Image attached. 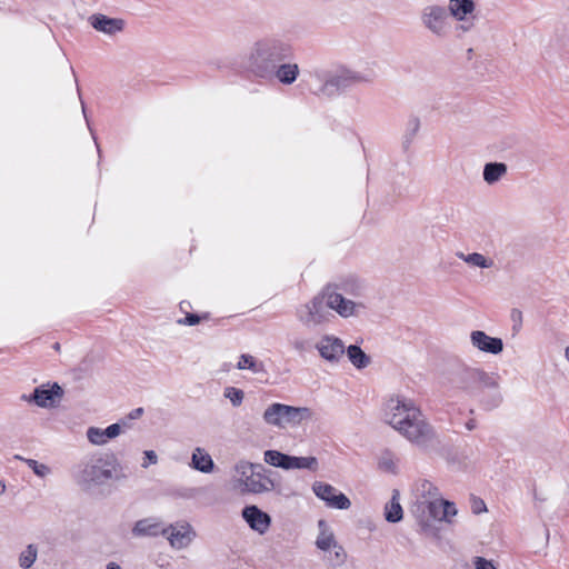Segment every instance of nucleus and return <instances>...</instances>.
I'll return each mask as SVG.
<instances>
[{
	"instance_id": "nucleus-1",
	"label": "nucleus",
	"mask_w": 569,
	"mask_h": 569,
	"mask_svg": "<svg viewBox=\"0 0 569 569\" xmlns=\"http://www.w3.org/2000/svg\"><path fill=\"white\" fill-rule=\"evenodd\" d=\"M383 419L410 442L427 448L435 439L433 428L412 400L391 397L383 409Z\"/></svg>"
},
{
	"instance_id": "nucleus-2",
	"label": "nucleus",
	"mask_w": 569,
	"mask_h": 569,
	"mask_svg": "<svg viewBox=\"0 0 569 569\" xmlns=\"http://www.w3.org/2000/svg\"><path fill=\"white\" fill-rule=\"evenodd\" d=\"M292 56L293 48L289 42L276 37H264L250 46L242 64L253 78L268 80L277 63L290 60Z\"/></svg>"
},
{
	"instance_id": "nucleus-3",
	"label": "nucleus",
	"mask_w": 569,
	"mask_h": 569,
	"mask_svg": "<svg viewBox=\"0 0 569 569\" xmlns=\"http://www.w3.org/2000/svg\"><path fill=\"white\" fill-rule=\"evenodd\" d=\"M118 459L112 453L93 452L73 466V481L84 491H91L117 479Z\"/></svg>"
},
{
	"instance_id": "nucleus-4",
	"label": "nucleus",
	"mask_w": 569,
	"mask_h": 569,
	"mask_svg": "<svg viewBox=\"0 0 569 569\" xmlns=\"http://www.w3.org/2000/svg\"><path fill=\"white\" fill-rule=\"evenodd\" d=\"M412 512L425 531L433 527V521L450 522L457 515L453 502L440 497L438 489L427 480L420 482L416 488V502Z\"/></svg>"
},
{
	"instance_id": "nucleus-5",
	"label": "nucleus",
	"mask_w": 569,
	"mask_h": 569,
	"mask_svg": "<svg viewBox=\"0 0 569 569\" xmlns=\"http://www.w3.org/2000/svg\"><path fill=\"white\" fill-rule=\"evenodd\" d=\"M310 77L318 83L312 91L313 94L327 99L336 98L353 87L371 81L369 76L346 66H338L335 69L318 67L310 71Z\"/></svg>"
},
{
	"instance_id": "nucleus-6",
	"label": "nucleus",
	"mask_w": 569,
	"mask_h": 569,
	"mask_svg": "<svg viewBox=\"0 0 569 569\" xmlns=\"http://www.w3.org/2000/svg\"><path fill=\"white\" fill-rule=\"evenodd\" d=\"M232 479L242 493L261 495L274 490L277 486L261 463L246 460L236 463Z\"/></svg>"
},
{
	"instance_id": "nucleus-7",
	"label": "nucleus",
	"mask_w": 569,
	"mask_h": 569,
	"mask_svg": "<svg viewBox=\"0 0 569 569\" xmlns=\"http://www.w3.org/2000/svg\"><path fill=\"white\" fill-rule=\"evenodd\" d=\"M310 417L311 411L307 407H293L279 402L268 406L262 415L263 421L267 425L279 429L287 428L288 426H298Z\"/></svg>"
},
{
	"instance_id": "nucleus-8",
	"label": "nucleus",
	"mask_w": 569,
	"mask_h": 569,
	"mask_svg": "<svg viewBox=\"0 0 569 569\" xmlns=\"http://www.w3.org/2000/svg\"><path fill=\"white\" fill-rule=\"evenodd\" d=\"M453 382L468 396L478 398L485 386H495V376L480 368L461 367L456 371Z\"/></svg>"
},
{
	"instance_id": "nucleus-9",
	"label": "nucleus",
	"mask_w": 569,
	"mask_h": 569,
	"mask_svg": "<svg viewBox=\"0 0 569 569\" xmlns=\"http://www.w3.org/2000/svg\"><path fill=\"white\" fill-rule=\"evenodd\" d=\"M325 290L296 309V317L307 328H315L330 321Z\"/></svg>"
},
{
	"instance_id": "nucleus-10",
	"label": "nucleus",
	"mask_w": 569,
	"mask_h": 569,
	"mask_svg": "<svg viewBox=\"0 0 569 569\" xmlns=\"http://www.w3.org/2000/svg\"><path fill=\"white\" fill-rule=\"evenodd\" d=\"M422 26L439 39L449 36L451 23L450 14L446 7L440 4L426 6L420 14Z\"/></svg>"
},
{
	"instance_id": "nucleus-11",
	"label": "nucleus",
	"mask_w": 569,
	"mask_h": 569,
	"mask_svg": "<svg viewBox=\"0 0 569 569\" xmlns=\"http://www.w3.org/2000/svg\"><path fill=\"white\" fill-rule=\"evenodd\" d=\"M325 297L328 308L335 310L342 318L358 316L360 310L365 309L362 302H356L343 296L342 292L331 291V288H325Z\"/></svg>"
},
{
	"instance_id": "nucleus-12",
	"label": "nucleus",
	"mask_w": 569,
	"mask_h": 569,
	"mask_svg": "<svg viewBox=\"0 0 569 569\" xmlns=\"http://www.w3.org/2000/svg\"><path fill=\"white\" fill-rule=\"evenodd\" d=\"M161 535L167 537L170 546L178 550L187 548L196 538V531L187 521L169 525L161 530Z\"/></svg>"
},
{
	"instance_id": "nucleus-13",
	"label": "nucleus",
	"mask_w": 569,
	"mask_h": 569,
	"mask_svg": "<svg viewBox=\"0 0 569 569\" xmlns=\"http://www.w3.org/2000/svg\"><path fill=\"white\" fill-rule=\"evenodd\" d=\"M63 389L54 382L49 388L44 385L37 387L32 393L22 395L21 399L36 403L40 408H51L62 398Z\"/></svg>"
},
{
	"instance_id": "nucleus-14",
	"label": "nucleus",
	"mask_w": 569,
	"mask_h": 569,
	"mask_svg": "<svg viewBox=\"0 0 569 569\" xmlns=\"http://www.w3.org/2000/svg\"><path fill=\"white\" fill-rule=\"evenodd\" d=\"M312 490L315 495L323 500L330 508L346 510L351 506L348 497L329 483L316 481L312 486Z\"/></svg>"
},
{
	"instance_id": "nucleus-15",
	"label": "nucleus",
	"mask_w": 569,
	"mask_h": 569,
	"mask_svg": "<svg viewBox=\"0 0 569 569\" xmlns=\"http://www.w3.org/2000/svg\"><path fill=\"white\" fill-rule=\"evenodd\" d=\"M241 516L249 528L259 535H264L271 526V517L256 505L246 506Z\"/></svg>"
},
{
	"instance_id": "nucleus-16",
	"label": "nucleus",
	"mask_w": 569,
	"mask_h": 569,
	"mask_svg": "<svg viewBox=\"0 0 569 569\" xmlns=\"http://www.w3.org/2000/svg\"><path fill=\"white\" fill-rule=\"evenodd\" d=\"M316 349L325 360L330 362L339 361L346 352L342 340L331 335L323 336L316 343Z\"/></svg>"
},
{
	"instance_id": "nucleus-17",
	"label": "nucleus",
	"mask_w": 569,
	"mask_h": 569,
	"mask_svg": "<svg viewBox=\"0 0 569 569\" xmlns=\"http://www.w3.org/2000/svg\"><path fill=\"white\" fill-rule=\"evenodd\" d=\"M299 74L298 63L286 60L277 63L267 81L277 80L282 86H291L297 81Z\"/></svg>"
},
{
	"instance_id": "nucleus-18",
	"label": "nucleus",
	"mask_w": 569,
	"mask_h": 569,
	"mask_svg": "<svg viewBox=\"0 0 569 569\" xmlns=\"http://www.w3.org/2000/svg\"><path fill=\"white\" fill-rule=\"evenodd\" d=\"M470 341L472 347L482 352L499 355L503 350L502 339L490 337L481 330L472 331L470 333Z\"/></svg>"
},
{
	"instance_id": "nucleus-19",
	"label": "nucleus",
	"mask_w": 569,
	"mask_h": 569,
	"mask_svg": "<svg viewBox=\"0 0 569 569\" xmlns=\"http://www.w3.org/2000/svg\"><path fill=\"white\" fill-rule=\"evenodd\" d=\"M89 22L93 29L108 36H114L122 32L126 26L123 19L110 18L102 13L92 14Z\"/></svg>"
},
{
	"instance_id": "nucleus-20",
	"label": "nucleus",
	"mask_w": 569,
	"mask_h": 569,
	"mask_svg": "<svg viewBox=\"0 0 569 569\" xmlns=\"http://www.w3.org/2000/svg\"><path fill=\"white\" fill-rule=\"evenodd\" d=\"M121 433V425L112 423L106 429L99 427H89L86 431L88 441L93 446H104L110 439Z\"/></svg>"
},
{
	"instance_id": "nucleus-21",
	"label": "nucleus",
	"mask_w": 569,
	"mask_h": 569,
	"mask_svg": "<svg viewBox=\"0 0 569 569\" xmlns=\"http://www.w3.org/2000/svg\"><path fill=\"white\" fill-rule=\"evenodd\" d=\"M326 288H331V291L342 292L343 296L360 297L363 293V284L356 278L341 279Z\"/></svg>"
},
{
	"instance_id": "nucleus-22",
	"label": "nucleus",
	"mask_w": 569,
	"mask_h": 569,
	"mask_svg": "<svg viewBox=\"0 0 569 569\" xmlns=\"http://www.w3.org/2000/svg\"><path fill=\"white\" fill-rule=\"evenodd\" d=\"M476 9L473 0H449L448 12L450 17L456 20H465L467 17L472 16Z\"/></svg>"
},
{
	"instance_id": "nucleus-23",
	"label": "nucleus",
	"mask_w": 569,
	"mask_h": 569,
	"mask_svg": "<svg viewBox=\"0 0 569 569\" xmlns=\"http://www.w3.org/2000/svg\"><path fill=\"white\" fill-rule=\"evenodd\" d=\"M480 402L486 410H492L500 406L502 402V396L498 388V381L495 377V386H485V389L480 392Z\"/></svg>"
},
{
	"instance_id": "nucleus-24",
	"label": "nucleus",
	"mask_w": 569,
	"mask_h": 569,
	"mask_svg": "<svg viewBox=\"0 0 569 569\" xmlns=\"http://www.w3.org/2000/svg\"><path fill=\"white\" fill-rule=\"evenodd\" d=\"M191 466L196 470L209 473L214 468V462L209 453L201 448H196L191 457Z\"/></svg>"
},
{
	"instance_id": "nucleus-25",
	"label": "nucleus",
	"mask_w": 569,
	"mask_h": 569,
	"mask_svg": "<svg viewBox=\"0 0 569 569\" xmlns=\"http://www.w3.org/2000/svg\"><path fill=\"white\" fill-rule=\"evenodd\" d=\"M507 164L503 162H488L483 167L482 177L488 184L498 182L507 173Z\"/></svg>"
},
{
	"instance_id": "nucleus-26",
	"label": "nucleus",
	"mask_w": 569,
	"mask_h": 569,
	"mask_svg": "<svg viewBox=\"0 0 569 569\" xmlns=\"http://www.w3.org/2000/svg\"><path fill=\"white\" fill-rule=\"evenodd\" d=\"M319 535L316 540V546L321 551L330 549L333 545L338 543L333 532L329 529L325 520L318 521Z\"/></svg>"
},
{
	"instance_id": "nucleus-27",
	"label": "nucleus",
	"mask_w": 569,
	"mask_h": 569,
	"mask_svg": "<svg viewBox=\"0 0 569 569\" xmlns=\"http://www.w3.org/2000/svg\"><path fill=\"white\" fill-rule=\"evenodd\" d=\"M403 517V510L399 502V491L393 490L391 500L385 507V518L388 522H399Z\"/></svg>"
},
{
	"instance_id": "nucleus-28",
	"label": "nucleus",
	"mask_w": 569,
	"mask_h": 569,
	"mask_svg": "<svg viewBox=\"0 0 569 569\" xmlns=\"http://www.w3.org/2000/svg\"><path fill=\"white\" fill-rule=\"evenodd\" d=\"M161 528L158 522L151 519H141L137 521L132 528V533L136 537L150 536L154 537L161 535Z\"/></svg>"
},
{
	"instance_id": "nucleus-29",
	"label": "nucleus",
	"mask_w": 569,
	"mask_h": 569,
	"mask_svg": "<svg viewBox=\"0 0 569 569\" xmlns=\"http://www.w3.org/2000/svg\"><path fill=\"white\" fill-rule=\"evenodd\" d=\"M263 460L266 463L272 467L291 470V456L282 453L278 450L264 451Z\"/></svg>"
},
{
	"instance_id": "nucleus-30",
	"label": "nucleus",
	"mask_w": 569,
	"mask_h": 569,
	"mask_svg": "<svg viewBox=\"0 0 569 569\" xmlns=\"http://www.w3.org/2000/svg\"><path fill=\"white\" fill-rule=\"evenodd\" d=\"M236 367L238 370H250L256 375L267 373L264 363L248 353H243L239 357Z\"/></svg>"
},
{
	"instance_id": "nucleus-31",
	"label": "nucleus",
	"mask_w": 569,
	"mask_h": 569,
	"mask_svg": "<svg viewBox=\"0 0 569 569\" xmlns=\"http://www.w3.org/2000/svg\"><path fill=\"white\" fill-rule=\"evenodd\" d=\"M456 256L471 267L488 269L493 266L492 259H489L479 252L463 253V252L459 251L456 253Z\"/></svg>"
},
{
	"instance_id": "nucleus-32",
	"label": "nucleus",
	"mask_w": 569,
	"mask_h": 569,
	"mask_svg": "<svg viewBox=\"0 0 569 569\" xmlns=\"http://www.w3.org/2000/svg\"><path fill=\"white\" fill-rule=\"evenodd\" d=\"M38 558V546L29 543L18 555V565L21 569H31Z\"/></svg>"
},
{
	"instance_id": "nucleus-33",
	"label": "nucleus",
	"mask_w": 569,
	"mask_h": 569,
	"mask_svg": "<svg viewBox=\"0 0 569 569\" xmlns=\"http://www.w3.org/2000/svg\"><path fill=\"white\" fill-rule=\"evenodd\" d=\"M347 356L351 363L358 369L366 368L370 363V358L356 345L348 347Z\"/></svg>"
},
{
	"instance_id": "nucleus-34",
	"label": "nucleus",
	"mask_w": 569,
	"mask_h": 569,
	"mask_svg": "<svg viewBox=\"0 0 569 569\" xmlns=\"http://www.w3.org/2000/svg\"><path fill=\"white\" fill-rule=\"evenodd\" d=\"M323 552L328 563L333 567L343 565L347 559V553L339 543L333 545L330 549L323 550Z\"/></svg>"
},
{
	"instance_id": "nucleus-35",
	"label": "nucleus",
	"mask_w": 569,
	"mask_h": 569,
	"mask_svg": "<svg viewBox=\"0 0 569 569\" xmlns=\"http://www.w3.org/2000/svg\"><path fill=\"white\" fill-rule=\"evenodd\" d=\"M14 459L23 461L39 478L43 479L51 473V468L49 466L34 459L23 458L20 455H16Z\"/></svg>"
},
{
	"instance_id": "nucleus-36",
	"label": "nucleus",
	"mask_w": 569,
	"mask_h": 569,
	"mask_svg": "<svg viewBox=\"0 0 569 569\" xmlns=\"http://www.w3.org/2000/svg\"><path fill=\"white\" fill-rule=\"evenodd\" d=\"M318 460L316 457H296L291 456V470L292 469H308L316 471L318 469Z\"/></svg>"
},
{
	"instance_id": "nucleus-37",
	"label": "nucleus",
	"mask_w": 569,
	"mask_h": 569,
	"mask_svg": "<svg viewBox=\"0 0 569 569\" xmlns=\"http://www.w3.org/2000/svg\"><path fill=\"white\" fill-rule=\"evenodd\" d=\"M223 396L230 400L233 407H239L244 399L243 390L236 387H226L223 390Z\"/></svg>"
},
{
	"instance_id": "nucleus-38",
	"label": "nucleus",
	"mask_w": 569,
	"mask_h": 569,
	"mask_svg": "<svg viewBox=\"0 0 569 569\" xmlns=\"http://www.w3.org/2000/svg\"><path fill=\"white\" fill-rule=\"evenodd\" d=\"M419 129H420L419 118H417V117L410 118L408 121V124H407V131H406L405 141H403V144L406 148L412 142V140L416 137V134L418 133Z\"/></svg>"
},
{
	"instance_id": "nucleus-39",
	"label": "nucleus",
	"mask_w": 569,
	"mask_h": 569,
	"mask_svg": "<svg viewBox=\"0 0 569 569\" xmlns=\"http://www.w3.org/2000/svg\"><path fill=\"white\" fill-rule=\"evenodd\" d=\"M209 313H203L202 316H199L197 313H186V317L183 319H178L177 323L182 326H196L198 325L202 319H208Z\"/></svg>"
},
{
	"instance_id": "nucleus-40",
	"label": "nucleus",
	"mask_w": 569,
	"mask_h": 569,
	"mask_svg": "<svg viewBox=\"0 0 569 569\" xmlns=\"http://www.w3.org/2000/svg\"><path fill=\"white\" fill-rule=\"evenodd\" d=\"M473 19L475 17L469 16L465 20H458L460 23L456 27V32L458 36H461L466 32H469L473 27Z\"/></svg>"
},
{
	"instance_id": "nucleus-41",
	"label": "nucleus",
	"mask_w": 569,
	"mask_h": 569,
	"mask_svg": "<svg viewBox=\"0 0 569 569\" xmlns=\"http://www.w3.org/2000/svg\"><path fill=\"white\" fill-rule=\"evenodd\" d=\"M472 565L476 569H498L492 560H488L483 557H475Z\"/></svg>"
},
{
	"instance_id": "nucleus-42",
	"label": "nucleus",
	"mask_w": 569,
	"mask_h": 569,
	"mask_svg": "<svg viewBox=\"0 0 569 569\" xmlns=\"http://www.w3.org/2000/svg\"><path fill=\"white\" fill-rule=\"evenodd\" d=\"M158 463V456L153 450H146L143 451V461L141 463V467L143 469H147L150 465Z\"/></svg>"
},
{
	"instance_id": "nucleus-43",
	"label": "nucleus",
	"mask_w": 569,
	"mask_h": 569,
	"mask_svg": "<svg viewBox=\"0 0 569 569\" xmlns=\"http://www.w3.org/2000/svg\"><path fill=\"white\" fill-rule=\"evenodd\" d=\"M511 319L513 321V329L519 330L521 323H522V312L518 309H512L511 311Z\"/></svg>"
},
{
	"instance_id": "nucleus-44",
	"label": "nucleus",
	"mask_w": 569,
	"mask_h": 569,
	"mask_svg": "<svg viewBox=\"0 0 569 569\" xmlns=\"http://www.w3.org/2000/svg\"><path fill=\"white\" fill-rule=\"evenodd\" d=\"M471 508L475 513H480L487 509L483 500L477 498L473 499Z\"/></svg>"
},
{
	"instance_id": "nucleus-45",
	"label": "nucleus",
	"mask_w": 569,
	"mask_h": 569,
	"mask_svg": "<svg viewBox=\"0 0 569 569\" xmlns=\"http://www.w3.org/2000/svg\"><path fill=\"white\" fill-rule=\"evenodd\" d=\"M291 346L298 352H303L307 349V341L303 339H295L291 341Z\"/></svg>"
},
{
	"instance_id": "nucleus-46",
	"label": "nucleus",
	"mask_w": 569,
	"mask_h": 569,
	"mask_svg": "<svg viewBox=\"0 0 569 569\" xmlns=\"http://www.w3.org/2000/svg\"><path fill=\"white\" fill-rule=\"evenodd\" d=\"M380 466L386 469V470H392L393 468V462L390 458H387V457H382L381 460H380Z\"/></svg>"
},
{
	"instance_id": "nucleus-47",
	"label": "nucleus",
	"mask_w": 569,
	"mask_h": 569,
	"mask_svg": "<svg viewBox=\"0 0 569 569\" xmlns=\"http://www.w3.org/2000/svg\"><path fill=\"white\" fill-rule=\"evenodd\" d=\"M143 413V409L142 408H137V409H133L130 413H129V419H138L141 417V415Z\"/></svg>"
},
{
	"instance_id": "nucleus-48",
	"label": "nucleus",
	"mask_w": 569,
	"mask_h": 569,
	"mask_svg": "<svg viewBox=\"0 0 569 569\" xmlns=\"http://www.w3.org/2000/svg\"><path fill=\"white\" fill-rule=\"evenodd\" d=\"M476 420L475 419H470L469 421L466 422V428L468 430H473L476 428Z\"/></svg>"
},
{
	"instance_id": "nucleus-49",
	"label": "nucleus",
	"mask_w": 569,
	"mask_h": 569,
	"mask_svg": "<svg viewBox=\"0 0 569 569\" xmlns=\"http://www.w3.org/2000/svg\"><path fill=\"white\" fill-rule=\"evenodd\" d=\"M6 489H7V487H6L4 481H2V480L0 479V496H1V495H3V493L6 492Z\"/></svg>"
},
{
	"instance_id": "nucleus-50",
	"label": "nucleus",
	"mask_w": 569,
	"mask_h": 569,
	"mask_svg": "<svg viewBox=\"0 0 569 569\" xmlns=\"http://www.w3.org/2000/svg\"><path fill=\"white\" fill-rule=\"evenodd\" d=\"M107 569H120V566L117 565L116 562H109L107 565Z\"/></svg>"
},
{
	"instance_id": "nucleus-51",
	"label": "nucleus",
	"mask_w": 569,
	"mask_h": 569,
	"mask_svg": "<svg viewBox=\"0 0 569 569\" xmlns=\"http://www.w3.org/2000/svg\"><path fill=\"white\" fill-rule=\"evenodd\" d=\"M189 306H190V303L188 301H181L180 302V309L182 311H184L187 309V307H189Z\"/></svg>"
},
{
	"instance_id": "nucleus-52",
	"label": "nucleus",
	"mask_w": 569,
	"mask_h": 569,
	"mask_svg": "<svg viewBox=\"0 0 569 569\" xmlns=\"http://www.w3.org/2000/svg\"><path fill=\"white\" fill-rule=\"evenodd\" d=\"M89 129H91V128L89 127ZM90 131H92V130H90ZM91 133H92V137H94L93 132H91ZM93 139H96V138H93ZM94 142H97V140H94ZM96 146H97V151L100 153V148H99L98 143H96Z\"/></svg>"
},
{
	"instance_id": "nucleus-53",
	"label": "nucleus",
	"mask_w": 569,
	"mask_h": 569,
	"mask_svg": "<svg viewBox=\"0 0 569 569\" xmlns=\"http://www.w3.org/2000/svg\"><path fill=\"white\" fill-rule=\"evenodd\" d=\"M565 355H566V358H567V359H568V361H569V346L566 348Z\"/></svg>"
},
{
	"instance_id": "nucleus-54",
	"label": "nucleus",
	"mask_w": 569,
	"mask_h": 569,
	"mask_svg": "<svg viewBox=\"0 0 569 569\" xmlns=\"http://www.w3.org/2000/svg\"><path fill=\"white\" fill-rule=\"evenodd\" d=\"M82 112H83V114H86V108H84L83 103H82ZM84 118H87V116H84ZM86 120H88V119H86ZM87 123L89 124V121H87Z\"/></svg>"
},
{
	"instance_id": "nucleus-55",
	"label": "nucleus",
	"mask_w": 569,
	"mask_h": 569,
	"mask_svg": "<svg viewBox=\"0 0 569 569\" xmlns=\"http://www.w3.org/2000/svg\"><path fill=\"white\" fill-rule=\"evenodd\" d=\"M59 348H60L59 343H58V342H57V343H54V349H57V350H58Z\"/></svg>"
}]
</instances>
